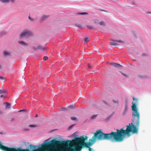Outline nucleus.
I'll return each mask as SVG.
<instances>
[{
  "instance_id": "473e14b6",
  "label": "nucleus",
  "mask_w": 151,
  "mask_h": 151,
  "mask_svg": "<svg viewBox=\"0 0 151 151\" xmlns=\"http://www.w3.org/2000/svg\"><path fill=\"white\" fill-rule=\"evenodd\" d=\"M10 1H11L12 3H14L15 1V0H9Z\"/></svg>"
},
{
  "instance_id": "f8f14e48",
  "label": "nucleus",
  "mask_w": 151,
  "mask_h": 151,
  "mask_svg": "<svg viewBox=\"0 0 151 151\" xmlns=\"http://www.w3.org/2000/svg\"><path fill=\"white\" fill-rule=\"evenodd\" d=\"M75 24L76 26L78 27L79 28H83V26L78 24Z\"/></svg>"
},
{
  "instance_id": "9b49d317",
  "label": "nucleus",
  "mask_w": 151,
  "mask_h": 151,
  "mask_svg": "<svg viewBox=\"0 0 151 151\" xmlns=\"http://www.w3.org/2000/svg\"><path fill=\"white\" fill-rule=\"evenodd\" d=\"M0 1L3 3H7L9 2V0H0Z\"/></svg>"
},
{
  "instance_id": "412c9836",
  "label": "nucleus",
  "mask_w": 151,
  "mask_h": 151,
  "mask_svg": "<svg viewBox=\"0 0 151 151\" xmlns=\"http://www.w3.org/2000/svg\"><path fill=\"white\" fill-rule=\"evenodd\" d=\"M71 119L73 120L76 121L77 120V118L76 117H71Z\"/></svg>"
},
{
  "instance_id": "e433bc0d",
  "label": "nucleus",
  "mask_w": 151,
  "mask_h": 151,
  "mask_svg": "<svg viewBox=\"0 0 151 151\" xmlns=\"http://www.w3.org/2000/svg\"><path fill=\"white\" fill-rule=\"evenodd\" d=\"M28 18H29V19H31L30 17L29 16V17Z\"/></svg>"
},
{
  "instance_id": "9d476101",
  "label": "nucleus",
  "mask_w": 151,
  "mask_h": 151,
  "mask_svg": "<svg viewBox=\"0 0 151 151\" xmlns=\"http://www.w3.org/2000/svg\"><path fill=\"white\" fill-rule=\"evenodd\" d=\"M19 43L23 45H27V44L23 41H19L18 42Z\"/></svg>"
},
{
  "instance_id": "4468645a",
  "label": "nucleus",
  "mask_w": 151,
  "mask_h": 151,
  "mask_svg": "<svg viewBox=\"0 0 151 151\" xmlns=\"http://www.w3.org/2000/svg\"><path fill=\"white\" fill-rule=\"evenodd\" d=\"M110 44L111 45L114 46H117L118 45L117 43L113 42H110Z\"/></svg>"
},
{
  "instance_id": "c756f323",
  "label": "nucleus",
  "mask_w": 151,
  "mask_h": 151,
  "mask_svg": "<svg viewBox=\"0 0 151 151\" xmlns=\"http://www.w3.org/2000/svg\"><path fill=\"white\" fill-rule=\"evenodd\" d=\"M66 110L65 109V108H61V110H61V111H65Z\"/></svg>"
},
{
  "instance_id": "0eeeda50",
  "label": "nucleus",
  "mask_w": 151,
  "mask_h": 151,
  "mask_svg": "<svg viewBox=\"0 0 151 151\" xmlns=\"http://www.w3.org/2000/svg\"><path fill=\"white\" fill-rule=\"evenodd\" d=\"M37 48L41 50H43L45 48V47L41 45H39L37 47Z\"/></svg>"
},
{
  "instance_id": "b1692460",
  "label": "nucleus",
  "mask_w": 151,
  "mask_h": 151,
  "mask_svg": "<svg viewBox=\"0 0 151 151\" xmlns=\"http://www.w3.org/2000/svg\"><path fill=\"white\" fill-rule=\"evenodd\" d=\"M89 40V39L88 38H85L84 41L85 42H88Z\"/></svg>"
},
{
  "instance_id": "c85d7f7f",
  "label": "nucleus",
  "mask_w": 151,
  "mask_h": 151,
  "mask_svg": "<svg viewBox=\"0 0 151 151\" xmlns=\"http://www.w3.org/2000/svg\"><path fill=\"white\" fill-rule=\"evenodd\" d=\"M120 73H121L124 76H126V77H127V76L126 74L123 73L122 72H120Z\"/></svg>"
},
{
  "instance_id": "f03ea898",
  "label": "nucleus",
  "mask_w": 151,
  "mask_h": 151,
  "mask_svg": "<svg viewBox=\"0 0 151 151\" xmlns=\"http://www.w3.org/2000/svg\"><path fill=\"white\" fill-rule=\"evenodd\" d=\"M67 151H80L74 141L67 140Z\"/></svg>"
},
{
  "instance_id": "7ed1b4c3",
  "label": "nucleus",
  "mask_w": 151,
  "mask_h": 151,
  "mask_svg": "<svg viewBox=\"0 0 151 151\" xmlns=\"http://www.w3.org/2000/svg\"><path fill=\"white\" fill-rule=\"evenodd\" d=\"M32 33L30 31L26 30L21 33L20 37L21 38L24 37H28L32 35Z\"/></svg>"
},
{
  "instance_id": "cd10ccee",
  "label": "nucleus",
  "mask_w": 151,
  "mask_h": 151,
  "mask_svg": "<svg viewBox=\"0 0 151 151\" xmlns=\"http://www.w3.org/2000/svg\"><path fill=\"white\" fill-rule=\"evenodd\" d=\"M7 94H5L4 95H2L0 97L1 98H2V97H4L6 96Z\"/></svg>"
},
{
  "instance_id": "6e6552de",
  "label": "nucleus",
  "mask_w": 151,
  "mask_h": 151,
  "mask_svg": "<svg viewBox=\"0 0 151 151\" xmlns=\"http://www.w3.org/2000/svg\"><path fill=\"white\" fill-rule=\"evenodd\" d=\"M75 106L74 105H70L68 106V109H74L75 108Z\"/></svg>"
},
{
  "instance_id": "a19ab883",
  "label": "nucleus",
  "mask_w": 151,
  "mask_h": 151,
  "mask_svg": "<svg viewBox=\"0 0 151 151\" xmlns=\"http://www.w3.org/2000/svg\"><path fill=\"white\" fill-rule=\"evenodd\" d=\"M1 66L0 65V68H1Z\"/></svg>"
},
{
  "instance_id": "4c0bfd02",
  "label": "nucleus",
  "mask_w": 151,
  "mask_h": 151,
  "mask_svg": "<svg viewBox=\"0 0 151 151\" xmlns=\"http://www.w3.org/2000/svg\"><path fill=\"white\" fill-rule=\"evenodd\" d=\"M34 48V49L35 50H36V49L35 48Z\"/></svg>"
},
{
  "instance_id": "a211bd4d",
  "label": "nucleus",
  "mask_w": 151,
  "mask_h": 151,
  "mask_svg": "<svg viewBox=\"0 0 151 151\" xmlns=\"http://www.w3.org/2000/svg\"><path fill=\"white\" fill-rule=\"evenodd\" d=\"M49 17V15H43L42 17V18L43 19H46L48 18Z\"/></svg>"
},
{
  "instance_id": "6ab92c4d",
  "label": "nucleus",
  "mask_w": 151,
  "mask_h": 151,
  "mask_svg": "<svg viewBox=\"0 0 151 151\" xmlns=\"http://www.w3.org/2000/svg\"><path fill=\"white\" fill-rule=\"evenodd\" d=\"M95 23H96V24H99V22H100L99 21L98 19H95Z\"/></svg>"
},
{
  "instance_id": "423d86ee",
  "label": "nucleus",
  "mask_w": 151,
  "mask_h": 151,
  "mask_svg": "<svg viewBox=\"0 0 151 151\" xmlns=\"http://www.w3.org/2000/svg\"><path fill=\"white\" fill-rule=\"evenodd\" d=\"M106 22L101 21L100 22H99V24H100L101 26H105L106 25Z\"/></svg>"
},
{
  "instance_id": "ea45409f",
  "label": "nucleus",
  "mask_w": 151,
  "mask_h": 151,
  "mask_svg": "<svg viewBox=\"0 0 151 151\" xmlns=\"http://www.w3.org/2000/svg\"><path fill=\"white\" fill-rule=\"evenodd\" d=\"M37 116V115H36V116H35V117Z\"/></svg>"
},
{
  "instance_id": "bb28decb",
  "label": "nucleus",
  "mask_w": 151,
  "mask_h": 151,
  "mask_svg": "<svg viewBox=\"0 0 151 151\" xmlns=\"http://www.w3.org/2000/svg\"><path fill=\"white\" fill-rule=\"evenodd\" d=\"M48 57L47 56H44L43 57V59L44 60H47L48 59Z\"/></svg>"
},
{
  "instance_id": "4be33fe9",
  "label": "nucleus",
  "mask_w": 151,
  "mask_h": 151,
  "mask_svg": "<svg viewBox=\"0 0 151 151\" xmlns=\"http://www.w3.org/2000/svg\"><path fill=\"white\" fill-rule=\"evenodd\" d=\"M5 92V90H0V94H1Z\"/></svg>"
},
{
  "instance_id": "f704fd0d",
  "label": "nucleus",
  "mask_w": 151,
  "mask_h": 151,
  "mask_svg": "<svg viewBox=\"0 0 151 151\" xmlns=\"http://www.w3.org/2000/svg\"><path fill=\"white\" fill-rule=\"evenodd\" d=\"M91 150H92V149L91 148L89 147V151H91Z\"/></svg>"
},
{
  "instance_id": "58836bf2",
  "label": "nucleus",
  "mask_w": 151,
  "mask_h": 151,
  "mask_svg": "<svg viewBox=\"0 0 151 151\" xmlns=\"http://www.w3.org/2000/svg\"><path fill=\"white\" fill-rule=\"evenodd\" d=\"M33 19H30V20H31L32 21H33Z\"/></svg>"
},
{
  "instance_id": "1a4fd4ad",
  "label": "nucleus",
  "mask_w": 151,
  "mask_h": 151,
  "mask_svg": "<svg viewBox=\"0 0 151 151\" xmlns=\"http://www.w3.org/2000/svg\"><path fill=\"white\" fill-rule=\"evenodd\" d=\"M4 55L5 56H8L10 55V54L9 52L6 51H5L4 52Z\"/></svg>"
},
{
  "instance_id": "7c9ffc66",
  "label": "nucleus",
  "mask_w": 151,
  "mask_h": 151,
  "mask_svg": "<svg viewBox=\"0 0 151 151\" xmlns=\"http://www.w3.org/2000/svg\"><path fill=\"white\" fill-rule=\"evenodd\" d=\"M0 79H5V78L4 77L0 76Z\"/></svg>"
},
{
  "instance_id": "dca6fc26",
  "label": "nucleus",
  "mask_w": 151,
  "mask_h": 151,
  "mask_svg": "<svg viewBox=\"0 0 151 151\" xmlns=\"http://www.w3.org/2000/svg\"><path fill=\"white\" fill-rule=\"evenodd\" d=\"M75 124H73L70 126L68 128V129L70 130L71 129L75 126Z\"/></svg>"
},
{
  "instance_id": "72a5a7b5",
  "label": "nucleus",
  "mask_w": 151,
  "mask_h": 151,
  "mask_svg": "<svg viewBox=\"0 0 151 151\" xmlns=\"http://www.w3.org/2000/svg\"><path fill=\"white\" fill-rule=\"evenodd\" d=\"M14 118H12V119H11V121H14Z\"/></svg>"
},
{
  "instance_id": "c9c22d12",
  "label": "nucleus",
  "mask_w": 151,
  "mask_h": 151,
  "mask_svg": "<svg viewBox=\"0 0 151 151\" xmlns=\"http://www.w3.org/2000/svg\"><path fill=\"white\" fill-rule=\"evenodd\" d=\"M3 113V112L2 111H0V114H2Z\"/></svg>"
},
{
  "instance_id": "2f4dec72",
  "label": "nucleus",
  "mask_w": 151,
  "mask_h": 151,
  "mask_svg": "<svg viewBox=\"0 0 151 151\" xmlns=\"http://www.w3.org/2000/svg\"><path fill=\"white\" fill-rule=\"evenodd\" d=\"M92 67V66L90 65V64H89L88 65V68H91Z\"/></svg>"
},
{
  "instance_id": "20e7f679",
  "label": "nucleus",
  "mask_w": 151,
  "mask_h": 151,
  "mask_svg": "<svg viewBox=\"0 0 151 151\" xmlns=\"http://www.w3.org/2000/svg\"><path fill=\"white\" fill-rule=\"evenodd\" d=\"M128 107L127 105H126L125 106V109L124 110V112H123V114L124 115H125V114H126L128 110Z\"/></svg>"
},
{
  "instance_id": "393cba45",
  "label": "nucleus",
  "mask_w": 151,
  "mask_h": 151,
  "mask_svg": "<svg viewBox=\"0 0 151 151\" xmlns=\"http://www.w3.org/2000/svg\"><path fill=\"white\" fill-rule=\"evenodd\" d=\"M113 102L115 103H116L117 104H118L119 102V101L118 100H113Z\"/></svg>"
},
{
  "instance_id": "ddd939ff",
  "label": "nucleus",
  "mask_w": 151,
  "mask_h": 151,
  "mask_svg": "<svg viewBox=\"0 0 151 151\" xmlns=\"http://www.w3.org/2000/svg\"><path fill=\"white\" fill-rule=\"evenodd\" d=\"M6 108L7 109H9L10 107V104L8 102H6Z\"/></svg>"
},
{
  "instance_id": "a878e982",
  "label": "nucleus",
  "mask_w": 151,
  "mask_h": 151,
  "mask_svg": "<svg viewBox=\"0 0 151 151\" xmlns=\"http://www.w3.org/2000/svg\"><path fill=\"white\" fill-rule=\"evenodd\" d=\"M29 127H36V126L35 125H29Z\"/></svg>"
},
{
  "instance_id": "39448f33",
  "label": "nucleus",
  "mask_w": 151,
  "mask_h": 151,
  "mask_svg": "<svg viewBox=\"0 0 151 151\" xmlns=\"http://www.w3.org/2000/svg\"><path fill=\"white\" fill-rule=\"evenodd\" d=\"M110 64L112 66L115 67H119L121 66L119 64L116 63H111Z\"/></svg>"
},
{
  "instance_id": "aec40b11",
  "label": "nucleus",
  "mask_w": 151,
  "mask_h": 151,
  "mask_svg": "<svg viewBox=\"0 0 151 151\" xmlns=\"http://www.w3.org/2000/svg\"><path fill=\"white\" fill-rule=\"evenodd\" d=\"M78 14L84 15V14H88V13L87 12H83L80 13H78Z\"/></svg>"
},
{
  "instance_id": "5701e85b",
  "label": "nucleus",
  "mask_w": 151,
  "mask_h": 151,
  "mask_svg": "<svg viewBox=\"0 0 151 151\" xmlns=\"http://www.w3.org/2000/svg\"><path fill=\"white\" fill-rule=\"evenodd\" d=\"M97 115H93L91 118V119H93L95 118L97 116Z\"/></svg>"
},
{
  "instance_id": "f257e3e1",
  "label": "nucleus",
  "mask_w": 151,
  "mask_h": 151,
  "mask_svg": "<svg viewBox=\"0 0 151 151\" xmlns=\"http://www.w3.org/2000/svg\"><path fill=\"white\" fill-rule=\"evenodd\" d=\"M133 100L135 101L132 102V122L127 125L126 129L125 130L123 128L120 130L117 129L116 132H112L109 134H105L102 132L101 129L97 130L94 134L91 139H89V142H86L85 141L88 139L86 136L83 135L80 137H75L73 140L80 151L84 147L89 148L94 143L96 139L99 140H107L112 142H120L122 141L126 135L128 137L130 136V133L132 132L133 134H137L139 124V113L137 106L138 104V100L133 97Z\"/></svg>"
},
{
  "instance_id": "2eb2a0df",
  "label": "nucleus",
  "mask_w": 151,
  "mask_h": 151,
  "mask_svg": "<svg viewBox=\"0 0 151 151\" xmlns=\"http://www.w3.org/2000/svg\"><path fill=\"white\" fill-rule=\"evenodd\" d=\"M112 40L114 42H120V43H124V41H122L121 40Z\"/></svg>"
},
{
  "instance_id": "f3484780",
  "label": "nucleus",
  "mask_w": 151,
  "mask_h": 151,
  "mask_svg": "<svg viewBox=\"0 0 151 151\" xmlns=\"http://www.w3.org/2000/svg\"><path fill=\"white\" fill-rule=\"evenodd\" d=\"M89 29H94V28L93 27L89 25H87L86 26Z\"/></svg>"
}]
</instances>
